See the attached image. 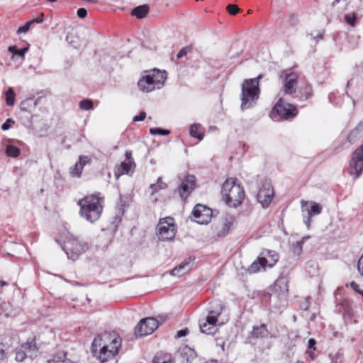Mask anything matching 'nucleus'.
<instances>
[{"label": "nucleus", "mask_w": 363, "mask_h": 363, "mask_svg": "<svg viewBox=\"0 0 363 363\" xmlns=\"http://www.w3.org/2000/svg\"><path fill=\"white\" fill-rule=\"evenodd\" d=\"M121 346V338L120 337L111 339L108 334L98 335L92 342L91 352L93 356L101 363H105L116 357Z\"/></svg>", "instance_id": "nucleus-1"}, {"label": "nucleus", "mask_w": 363, "mask_h": 363, "mask_svg": "<svg viewBox=\"0 0 363 363\" xmlns=\"http://www.w3.org/2000/svg\"><path fill=\"white\" fill-rule=\"evenodd\" d=\"M100 195V193L87 195L78 201L81 216L91 223L99 220L102 213L103 197Z\"/></svg>", "instance_id": "nucleus-2"}, {"label": "nucleus", "mask_w": 363, "mask_h": 363, "mask_svg": "<svg viewBox=\"0 0 363 363\" xmlns=\"http://www.w3.org/2000/svg\"><path fill=\"white\" fill-rule=\"evenodd\" d=\"M222 199L230 207L240 206L245 197L244 188L233 178L227 179L222 185Z\"/></svg>", "instance_id": "nucleus-3"}, {"label": "nucleus", "mask_w": 363, "mask_h": 363, "mask_svg": "<svg viewBox=\"0 0 363 363\" xmlns=\"http://www.w3.org/2000/svg\"><path fill=\"white\" fill-rule=\"evenodd\" d=\"M252 81L245 79L242 84L241 90V109L249 108L252 102L256 101L259 96L260 89L254 84Z\"/></svg>", "instance_id": "nucleus-4"}, {"label": "nucleus", "mask_w": 363, "mask_h": 363, "mask_svg": "<svg viewBox=\"0 0 363 363\" xmlns=\"http://www.w3.org/2000/svg\"><path fill=\"white\" fill-rule=\"evenodd\" d=\"M177 225L172 217L161 218L156 228V235L161 241H171L175 238Z\"/></svg>", "instance_id": "nucleus-5"}, {"label": "nucleus", "mask_w": 363, "mask_h": 363, "mask_svg": "<svg viewBox=\"0 0 363 363\" xmlns=\"http://www.w3.org/2000/svg\"><path fill=\"white\" fill-rule=\"evenodd\" d=\"M62 249L69 259L74 260L88 250V245L70 235L66 238Z\"/></svg>", "instance_id": "nucleus-6"}, {"label": "nucleus", "mask_w": 363, "mask_h": 363, "mask_svg": "<svg viewBox=\"0 0 363 363\" xmlns=\"http://www.w3.org/2000/svg\"><path fill=\"white\" fill-rule=\"evenodd\" d=\"M223 306L220 301H215L211 303L208 314L203 323L200 322L199 327L201 332L205 334H212L211 328L208 325H216L218 321V317L223 312Z\"/></svg>", "instance_id": "nucleus-7"}, {"label": "nucleus", "mask_w": 363, "mask_h": 363, "mask_svg": "<svg viewBox=\"0 0 363 363\" xmlns=\"http://www.w3.org/2000/svg\"><path fill=\"white\" fill-rule=\"evenodd\" d=\"M348 172L354 179L359 178L363 172V144L352 153Z\"/></svg>", "instance_id": "nucleus-8"}, {"label": "nucleus", "mask_w": 363, "mask_h": 363, "mask_svg": "<svg viewBox=\"0 0 363 363\" xmlns=\"http://www.w3.org/2000/svg\"><path fill=\"white\" fill-rule=\"evenodd\" d=\"M159 326V320L155 318L148 317L140 320L135 328L136 337H143L152 334Z\"/></svg>", "instance_id": "nucleus-9"}, {"label": "nucleus", "mask_w": 363, "mask_h": 363, "mask_svg": "<svg viewBox=\"0 0 363 363\" xmlns=\"http://www.w3.org/2000/svg\"><path fill=\"white\" fill-rule=\"evenodd\" d=\"M273 111L284 119L293 118L298 114L296 107L286 102L282 98H280L278 100L273 108Z\"/></svg>", "instance_id": "nucleus-10"}, {"label": "nucleus", "mask_w": 363, "mask_h": 363, "mask_svg": "<svg viewBox=\"0 0 363 363\" xmlns=\"http://www.w3.org/2000/svg\"><path fill=\"white\" fill-rule=\"evenodd\" d=\"M37 351L38 348L35 340H33L30 342L28 341L27 342L22 344L21 347L16 350V360L21 362L27 357L32 358L36 355Z\"/></svg>", "instance_id": "nucleus-11"}, {"label": "nucleus", "mask_w": 363, "mask_h": 363, "mask_svg": "<svg viewBox=\"0 0 363 363\" xmlns=\"http://www.w3.org/2000/svg\"><path fill=\"white\" fill-rule=\"evenodd\" d=\"M191 213L198 223L203 225L211 222L213 211L209 207L199 203L194 206Z\"/></svg>", "instance_id": "nucleus-12"}, {"label": "nucleus", "mask_w": 363, "mask_h": 363, "mask_svg": "<svg viewBox=\"0 0 363 363\" xmlns=\"http://www.w3.org/2000/svg\"><path fill=\"white\" fill-rule=\"evenodd\" d=\"M274 194V191L272 184L269 182H265L259 190L257 200L262 204V207L267 208L272 201Z\"/></svg>", "instance_id": "nucleus-13"}, {"label": "nucleus", "mask_w": 363, "mask_h": 363, "mask_svg": "<svg viewBox=\"0 0 363 363\" xmlns=\"http://www.w3.org/2000/svg\"><path fill=\"white\" fill-rule=\"evenodd\" d=\"M280 78L284 79V91L286 94H292L296 92L298 82L296 74L290 70H283L280 73Z\"/></svg>", "instance_id": "nucleus-14"}, {"label": "nucleus", "mask_w": 363, "mask_h": 363, "mask_svg": "<svg viewBox=\"0 0 363 363\" xmlns=\"http://www.w3.org/2000/svg\"><path fill=\"white\" fill-rule=\"evenodd\" d=\"M196 185V179L193 175H187L179 187L180 197L184 200L193 191Z\"/></svg>", "instance_id": "nucleus-15"}, {"label": "nucleus", "mask_w": 363, "mask_h": 363, "mask_svg": "<svg viewBox=\"0 0 363 363\" xmlns=\"http://www.w3.org/2000/svg\"><path fill=\"white\" fill-rule=\"evenodd\" d=\"M222 220V226L216 228V234L218 238L225 237L228 233L230 227L235 222V217L230 214H225L223 216Z\"/></svg>", "instance_id": "nucleus-16"}, {"label": "nucleus", "mask_w": 363, "mask_h": 363, "mask_svg": "<svg viewBox=\"0 0 363 363\" xmlns=\"http://www.w3.org/2000/svg\"><path fill=\"white\" fill-rule=\"evenodd\" d=\"M249 337L252 339H264L272 337L265 324L254 325L252 330L250 333Z\"/></svg>", "instance_id": "nucleus-17"}, {"label": "nucleus", "mask_w": 363, "mask_h": 363, "mask_svg": "<svg viewBox=\"0 0 363 363\" xmlns=\"http://www.w3.org/2000/svg\"><path fill=\"white\" fill-rule=\"evenodd\" d=\"M301 208L303 211H307L308 214L310 216H315L318 215L322 211V206L318 203H316L315 201H306L302 200L301 201Z\"/></svg>", "instance_id": "nucleus-18"}, {"label": "nucleus", "mask_w": 363, "mask_h": 363, "mask_svg": "<svg viewBox=\"0 0 363 363\" xmlns=\"http://www.w3.org/2000/svg\"><path fill=\"white\" fill-rule=\"evenodd\" d=\"M138 86L143 92H150L157 89L148 73L138 81Z\"/></svg>", "instance_id": "nucleus-19"}, {"label": "nucleus", "mask_w": 363, "mask_h": 363, "mask_svg": "<svg viewBox=\"0 0 363 363\" xmlns=\"http://www.w3.org/2000/svg\"><path fill=\"white\" fill-rule=\"evenodd\" d=\"M147 73L150 75L157 89H160L163 86L167 77L165 71H160L157 69L148 71Z\"/></svg>", "instance_id": "nucleus-20"}, {"label": "nucleus", "mask_w": 363, "mask_h": 363, "mask_svg": "<svg viewBox=\"0 0 363 363\" xmlns=\"http://www.w3.org/2000/svg\"><path fill=\"white\" fill-rule=\"evenodd\" d=\"M260 256L267 267H272L279 259V255L275 251L264 250Z\"/></svg>", "instance_id": "nucleus-21"}, {"label": "nucleus", "mask_w": 363, "mask_h": 363, "mask_svg": "<svg viewBox=\"0 0 363 363\" xmlns=\"http://www.w3.org/2000/svg\"><path fill=\"white\" fill-rule=\"evenodd\" d=\"M189 264L190 259H185L179 265L175 267L173 269H172L169 272V274L172 276L180 277L185 274L190 269Z\"/></svg>", "instance_id": "nucleus-22"}, {"label": "nucleus", "mask_w": 363, "mask_h": 363, "mask_svg": "<svg viewBox=\"0 0 363 363\" xmlns=\"http://www.w3.org/2000/svg\"><path fill=\"white\" fill-rule=\"evenodd\" d=\"M149 12V6L147 4H143L134 8L131 14L138 18H145Z\"/></svg>", "instance_id": "nucleus-23"}, {"label": "nucleus", "mask_w": 363, "mask_h": 363, "mask_svg": "<svg viewBox=\"0 0 363 363\" xmlns=\"http://www.w3.org/2000/svg\"><path fill=\"white\" fill-rule=\"evenodd\" d=\"M267 267L266 264L263 262L261 256L259 255L257 260L254 261L252 264L249 267L248 271L250 273H256L260 270V269H264Z\"/></svg>", "instance_id": "nucleus-24"}, {"label": "nucleus", "mask_w": 363, "mask_h": 363, "mask_svg": "<svg viewBox=\"0 0 363 363\" xmlns=\"http://www.w3.org/2000/svg\"><path fill=\"white\" fill-rule=\"evenodd\" d=\"M135 167V164L133 161L122 162L118 168L119 174H128L130 169Z\"/></svg>", "instance_id": "nucleus-25"}, {"label": "nucleus", "mask_w": 363, "mask_h": 363, "mask_svg": "<svg viewBox=\"0 0 363 363\" xmlns=\"http://www.w3.org/2000/svg\"><path fill=\"white\" fill-rule=\"evenodd\" d=\"M199 124L194 123L191 125L190 126L189 133L191 137L198 138L199 140H201L204 137V134L199 131Z\"/></svg>", "instance_id": "nucleus-26"}, {"label": "nucleus", "mask_w": 363, "mask_h": 363, "mask_svg": "<svg viewBox=\"0 0 363 363\" xmlns=\"http://www.w3.org/2000/svg\"><path fill=\"white\" fill-rule=\"evenodd\" d=\"M38 104V101L34 100L33 99L29 98L26 100L23 101L21 104V109L23 111L28 112L30 111L29 110V106L35 107Z\"/></svg>", "instance_id": "nucleus-27"}, {"label": "nucleus", "mask_w": 363, "mask_h": 363, "mask_svg": "<svg viewBox=\"0 0 363 363\" xmlns=\"http://www.w3.org/2000/svg\"><path fill=\"white\" fill-rule=\"evenodd\" d=\"M83 167L80 164L76 162L75 164L70 167L69 173L72 177L79 178L82 176Z\"/></svg>", "instance_id": "nucleus-28"}, {"label": "nucleus", "mask_w": 363, "mask_h": 363, "mask_svg": "<svg viewBox=\"0 0 363 363\" xmlns=\"http://www.w3.org/2000/svg\"><path fill=\"white\" fill-rule=\"evenodd\" d=\"M152 363H173V362L170 357L162 354H157L154 357Z\"/></svg>", "instance_id": "nucleus-29"}, {"label": "nucleus", "mask_w": 363, "mask_h": 363, "mask_svg": "<svg viewBox=\"0 0 363 363\" xmlns=\"http://www.w3.org/2000/svg\"><path fill=\"white\" fill-rule=\"evenodd\" d=\"M306 238H303L301 240L294 242L291 245V250L296 255H299L302 251V245L304 243Z\"/></svg>", "instance_id": "nucleus-30"}, {"label": "nucleus", "mask_w": 363, "mask_h": 363, "mask_svg": "<svg viewBox=\"0 0 363 363\" xmlns=\"http://www.w3.org/2000/svg\"><path fill=\"white\" fill-rule=\"evenodd\" d=\"M28 48H24L22 49H17V47L16 45L9 46L8 48V51L11 53H12L13 55H17L21 57H24V55L26 52L28 51Z\"/></svg>", "instance_id": "nucleus-31"}, {"label": "nucleus", "mask_w": 363, "mask_h": 363, "mask_svg": "<svg viewBox=\"0 0 363 363\" xmlns=\"http://www.w3.org/2000/svg\"><path fill=\"white\" fill-rule=\"evenodd\" d=\"M6 153L9 157H17L20 154V150L14 145H9L6 148Z\"/></svg>", "instance_id": "nucleus-32"}, {"label": "nucleus", "mask_w": 363, "mask_h": 363, "mask_svg": "<svg viewBox=\"0 0 363 363\" xmlns=\"http://www.w3.org/2000/svg\"><path fill=\"white\" fill-rule=\"evenodd\" d=\"M16 94L11 88H9L6 92V102L9 106L14 105Z\"/></svg>", "instance_id": "nucleus-33"}, {"label": "nucleus", "mask_w": 363, "mask_h": 363, "mask_svg": "<svg viewBox=\"0 0 363 363\" xmlns=\"http://www.w3.org/2000/svg\"><path fill=\"white\" fill-rule=\"evenodd\" d=\"M93 102L89 99H83L79 102V108L82 110L89 111L93 108Z\"/></svg>", "instance_id": "nucleus-34"}, {"label": "nucleus", "mask_w": 363, "mask_h": 363, "mask_svg": "<svg viewBox=\"0 0 363 363\" xmlns=\"http://www.w3.org/2000/svg\"><path fill=\"white\" fill-rule=\"evenodd\" d=\"M150 133L151 135H167L170 133V131L160 128H152L150 129Z\"/></svg>", "instance_id": "nucleus-35"}, {"label": "nucleus", "mask_w": 363, "mask_h": 363, "mask_svg": "<svg viewBox=\"0 0 363 363\" xmlns=\"http://www.w3.org/2000/svg\"><path fill=\"white\" fill-rule=\"evenodd\" d=\"M344 18L346 23L352 26H354L357 21V16L354 13L345 14Z\"/></svg>", "instance_id": "nucleus-36"}, {"label": "nucleus", "mask_w": 363, "mask_h": 363, "mask_svg": "<svg viewBox=\"0 0 363 363\" xmlns=\"http://www.w3.org/2000/svg\"><path fill=\"white\" fill-rule=\"evenodd\" d=\"M167 186V185L164 182H161L160 184H159L158 183L151 184L150 186V188L152 189L151 194H154L155 193L157 192L158 191H160L161 189H166Z\"/></svg>", "instance_id": "nucleus-37"}, {"label": "nucleus", "mask_w": 363, "mask_h": 363, "mask_svg": "<svg viewBox=\"0 0 363 363\" xmlns=\"http://www.w3.org/2000/svg\"><path fill=\"white\" fill-rule=\"evenodd\" d=\"M186 351H183L181 352L182 357L184 359L186 355V362H190L195 357L194 352L189 348L186 349Z\"/></svg>", "instance_id": "nucleus-38"}, {"label": "nucleus", "mask_w": 363, "mask_h": 363, "mask_svg": "<svg viewBox=\"0 0 363 363\" xmlns=\"http://www.w3.org/2000/svg\"><path fill=\"white\" fill-rule=\"evenodd\" d=\"M227 11L231 15H235L240 11L239 7L235 4H229L227 6Z\"/></svg>", "instance_id": "nucleus-39"}, {"label": "nucleus", "mask_w": 363, "mask_h": 363, "mask_svg": "<svg viewBox=\"0 0 363 363\" xmlns=\"http://www.w3.org/2000/svg\"><path fill=\"white\" fill-rule=\"evenodd\" d=\"M91 160L89 156L81 155V156H79V162H77L79 164H80L82 165V167L84 168V167L86 164L91 163Z\"/></svg>", "instance_id": "nucleus-40"}, {"label": "nucleus", "mask_w": 363, "mask_h": 363, "mask_svg": "<svg viewBox=\"0 0 363 363\" xmlns=\"http://www.w3.org/2000/svg\"><path fill=\"white\" fill-rule=\"evenodd\" d=\"M281 285L284 286L283 293H286L288 291V286L286 281L284 279L278 280L274 285L275 290H277V287H281Z\"/></svg>", "instance_id": "nucleus-41"}, {"label": "nucleus", "mask_w": 363, "mask_h": 363, "mask_svg": "<svg viewBox=\"0 0 363 363\" xmlns=\"http://www.w3.org/2000/svg\"><path fill=\"white\" fill-rule=\"evenodd\" d=\"M305 89V91H304V94L303 95H301V97H304V99L306 100L308 99H309L311 95H312V89L311 87V86L306 84L304 87Z\"/></svg>", "instance_id": "nucleus-42"}, {"label": "nucleus", "mask_w": 363, "mask_h": 363, "mask_svg": "<svg viewBox=\"0 0 363 363\" xmlns=\"http://www.w3.org/2000/svg\"><path fill=\"white\" fill-rule=\"evenodd\" d=\"M357 268L359 274L363 277V254L357 262Z\"/></svg>", "instance_id": "nucleus-43"}, {"label": "nucleus", "mask_w": 363, "mask_h": 363, "mask_svg": "<svg viewBox=\"0 0 363 363\" xmlns=\"http://www.w3.org/2000/svg\"><path fill=\"white\" fill-rule=\"evenodd\" d=\"M30 25H31V22L28 21L25 25H23V26L18 28L17 33L20 34L22 33L27 32L29 30Z\"/></svg>", "instance_id": "nucleus-44"}, {"label": "nucleus", "mask_w": 363, "mask_h": 363, "mask_svg": "<svg viewBox=\"0 0 363 363\" xmlns=\"http://www.w3.org/2000/svg\"><path fill=\"white\" fill-rule=\"evenodd\" d=\"M350 286L357 293L361 294L363 296V290L359 289V285L355 281L350 283Z\"/></svg>", "instance_id": "nucleus-45"}, {"label": "nucleus", "mask_w": 363, "mask_h": 363, "mask_svg": "<svg viewBox=\"0 0 363 363\" xmlns=\"http://www.w3.org/2000/svg\"><path fill=\"white\" fill-rule=\"evenodd\" d=\"M14 123V121H13L12 119L11 118H8L1 125V129L3 130H9L11 126V124H13Z\"/></svg>", "instance_id": "nucleus-46"}, {"label": "nucleus", "mask_w": 363, "mask_h": 363, "mask_svg": "<svg viewBox=\"0 0 363 363\" xmlns=\"http://www.w3.org/2000/svg\"><path fill=\"white\" fill-rule=\"evenodd\" d=\"M145 117L146 113L145 111H141L139 115L134 116L133 120L135 122L143 121L145 120Z\"/></svg>", "instance_id": "nucleus-47"}, {"label": "nucleus", "mask_w": 363, "mask_h": 363, "mask_svg": "<svg viewBox=\"0 0 363 363\" xmlns=\"http://www.w3.org/2000/svg\"><path fill=\"white\" fill-rule=\"evenodd\" d=\"M87 15V11L86 9L84 8H80L78 9L77 11V16L79 18H84Z\"/></svg>", "instance_id": "nucleus-48"}, {"label": "nucleus", "mask_w": 363, "mask_h": 363, "mask_svg": "<svg viewBox=\"0 0 363 363\" xmlns=\"http://www.w3.org/2000/svg\"><path fill=\"white\" fill-rule=\"evenodd\" d=\"M263 78V74H259L257 77L253 79H247L248 80L252 81V84H254L257 87H259V80Z\"/></svg>", "instance_id": "nucleus-49"}, {"label": "nucleus", "mask_w": 363, "mask_h": 363, "mask_svg": "<svg viewBox=\"0 0 363 363\" xmlns=\"http://www.w3.org/2000/svg\"><path fill=\"white\" fill-rule=\"evenodd\" d=\"M188 333H189V330L187 328L180 330L177 331V337L179 338L182 337L186 336Z\"/></svg>", "instance_id": "nucleus-50"}, {"label": "nucleus", "mask_w": 363, "mask_h": 363, "mask_svg": "<svg viewBox=\"0 0 363 363\" xmlns=\"http://www.w3.org/2000/svg\"><path fill=\"white\" fill-rule=\"evenodd\" d=\"M43 17H44V14L43 13H41L40 14V16L39 17H37L31 21H30L31 22V24L34 23H40L43 21Z\"/></svg>", "instance_id": "nucleus-51"}, {"label": "nucleus", "mask_w": 363, "mask_h": 363, "mask_svg": "<svg viewBox=\"0 0 363 363\" xmlns=\"http://www.w3.org/2000/svg\"><path fill=\"white\" fill-rule=\"evenodd\" d=\"M187 54V49L186 48H182L179 50V52L177 53V57L182 58V57L185 56Z\"/></svg>", "instance_id": "nucleus-52"}, {"label": "nucleus", "mask_w": 363, "mask_h": 363, "mask_svg": "<svg viewBox=\"0 0 363 363\" xmlns=\"http://www.w3.org/2000/svg\"><path fill=\"white\" fill-rule=\"evenodd\" d=\"M309 306H310V303L306 299L304 302L301 303V308L306 311V310H307L309 308Z\"/></svg>", "instance_id": "nucleus-53"}, {"label": "nucleus", "mask_w": 363, "mask_h": 363, "mask_svg": "<svg viewBox=\"0 0 363 363\" xmlns=\"http://www.w3.org/2000/svg\"><path fill=\"white\" fill-rule=\"evenodd\" d=\"M316 342L313 338H310L308 340V348L310 349H315V345Z\"/></svg>", "instance_id": "nucleus-54"}, {"label": "nucleus", "mask_w": 363, "mask_h": 363, "mask_svg": "<svg viewBox=\"0 0 363 363\" xmlns=\"http://www.w3.org/2000/svg\"><path fill=\"white\" fill-rule=\"evenodd\" d=\"M311 217L312 216H310L309 214L307 215L306 219L304 220L305 224L306 225L307 228H308L311 225Z\"/></svg>", "instance_id": "nucleus-55"}, {"label": "nucleus", "mask_w": 363, "mask_h": 363, "mask_svg": "<svg viewBox=\"0 0 363 363\" xmlns=\"http://www.w3.org/2000/svg\"><path fill=\"white\" fill-rule=\"evenodd\" d=\"M125 157L128 161H133L132 160V153L130 151L125 152Z\"/></svg>", "instance_id": "nucleus-56"}, {"label": "nucleus", "mask_w": 363, "mask_h": 363, "mask_svg": "<svg viewBox=\"0 0 363 363\" xmlns=\"http://www.w3.org/2000/svg\"><path fill=\"white\" fill-rule=\"evenodd\" d=\"M5 351L3 348L0 347V360H3L5 358Z\"/></svg>", "instance_id": "nucleus-57"}, {"label": "nucleus", "mask_w": 363, "mask_h": 363, "mask_svg": "<svg viewBox=\"0 0 363 363\" xmlns=\"http://www.w3.org/2000/svg\"><path fill=\"white\" fill-rule=\"evenodd\" d=\"M291 21H294V23H296V16L295 15H291Z\"/></svg>", "instance_id": "nucleus-58"}, {"label": "nucleus", "mask_w": 363, "mask_h": 363, "mask_svg": "<svg viewBox=\"0 0 363 363\" xmlns=\"http://www.w3.org/2000/svg\"><path fill=\"white\" fill-rule=\"evenodd\" d=\"M345 313H347L348 314L349 316H351L352 315V313L350 312V309L348 308L347 309H345Z\"/></svg>", "instance_id": "nucleus-59"}, {"label": "nucleus", "mask_w": 363, "mask_h": 363, "mask_svg": "<svg viewBox=\"0 0 363 363\" xmlns=\"http://www.w3.org/2000/svg\"><path fill=\"white\" fill-rule=\"evenodd\" d=\"M339 1H340V0H334V1L332 4V6H335V4H337Z\"/></svg>", "instance_id": "nucleus-60"}, {"label": "nucleus", "mask_w": 363, "mask_h": 363, "mask_svg": "<svg viewBox=\"0 0 363 363\" xmlns=\"http://www.w3.org/2000/svg\"><path fill=\"white\" fill-rule=\"evenodd\" d=\"M161 182H162V177H159V178L157 179V183H158L159 184H161Z\"/></svg>", "instance_id": "nucleus-61"}, {"label": "nucleus", "mask_w": 363, "mask_h": 363, "mask_svg": "<svg viewBox=\"0 0 363 363\" xmlns=\"http://www.w3.org/2000/svg\"><path fill=\"white\" fill-rule=\"evenodd\" d=\"M6 282H4V281H1V286H4V285H6Z\"/></svg>", "instance_id": "nucleus-62"}, {"label": "nucleus", "mask_w": 363, "mask_h": 363, "mask_svg": "<svg viewBox=\"0 0 363 363\" xmlns=\"http://www.w3.org/2000/svg\"><path fill=\"white\" fill-rule=\"evenodd\" d=\"M69 35H67V38H66L67 41H69Z\"/></svg>", "instance_id": "nucleus-63"}, {"label": "nucleus", "mask_w": 363, "mask_h": 363, "mask_svg": "<svg viewBox=\"0 0 363 363\" xmlns=\"http://www.w3.org/2000/svg\"><path fill=\"white\" fill-rule=\"evenodd\" d=\"M50 2H55L57 0H48Z\"/></svg>", "instance_id": "nucleus-64"}]
</instances>
